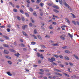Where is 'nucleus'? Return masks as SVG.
Listing matches in <instances>:
<instances>
[{"mask_svg": "<svg viewBox=\"0 0 79 79\" xmlns=\"http://www.w3.org/2000/svg\"><path fill=\"white\" fill-rule=\"evenodd\" d=\"M48 61H50V62H53V61L55 60V59L53 57H52L51 59L50 58H48Z\"/></svg>", "mask_w": 79, "mask_h": 79, "instance_id": "obj_1", "label": "nucleus"}, {"mask_svg": "<svg viewBox=\"0 0 79 79\" xmlns=\"http://www.w3.org/2000/svg\"><path fill=\"white\" fill-rule=\"evenodd\" d=\"M26 28H27V25H25L24 26H23L22 27V28L23 30H24L25 29H26Z\"/></svg>", "mask_w": 79, "mask_h": 79, "instance_id": "obj_2", "label": "nucleus"}, {"mask_svg": "<svg viewBox=\"0 0 79 79\" xmlns=\"http://www.w3.org/2000/svg\"><path fill=\"white\" fill-rule=\"evenodd\" d=\"M68 35H69V37H71V38H73V34H72V35H71L69 33H68Z\"/></svg>", "mask_w": 79, "mask_h": 79, "instance_id": "obj_3", "label": "nucleus"}, {"mask_svg": "<svg viewBox=\"0 0 79 79\" xmlns=\"http://www.w3.org/2000/svg\"><path fill=\"white\" fill-rule=\"evenodd\" d=\"M52 7L54 8H56V9H60V8L57 6H53Z\"/></svg>", "mask_w": 79, "mask_h": 79, "instance_id": "obj_4", "label": "nucleus"}, {"mask_svg": "<svg viewBox=\"0 0 79 79\" xmlns=\"http://www.w3.org/2000/svg\"><path fill=\"white\" fill-rule=\"evenodd\" d=\"M55 74L56 75H57L58 76H62L63 75L61 74H60V73H58L57 72H56L55 73Z\"/></svg>", "mask_w": 79, "mask_h": 79, "instance_id": "obj_5", "label": "nucleus"}, {"mask_svg": "<svg viewBox=\"0 0 79 79\" xmlns=\"http://www.w3.org/2000/svg\"><path fill=\"white\" fill-rule=\"evenodd\" d=\"M7 74L8 75V76H12V74L10 72H6Z\"/></svg>", "mask_w": 79, "mask_h": 79, "instance_id": "obj_6", "label": "nucleus"}, {"mask_svg": "<svg viewBox=\"0 0 79 79\" xmlns=\"http://www.w3.org/2000/svg\"><path fill=\"white\" fill-rule=\"evenodd\" d=\"M22 33H23V35H25L26 37H27V34H26V32H24V31H23Z\"/></svg>", "mask_w": 79, "mask_h": 79, "instance_id": "obj_7", "label": "nucleus"}, {"mask_svg": "<svg viewBox=\"0 0 79 79\" xmlns=\"http://www.w3.org/2000/svg\"><path fill=\"white\" fill-rule=\"evenodd\" d=\"M9 3L13 7H14L15 6V5H14V4L12 3V2H9Z\"/></svg>", "mask_w": 79, "mask_h": 79, "instance_id": "obj_8", "label": "nucleus"}, {"mask_svg": "<svg viewBox=\"0 0 79 79\" xmlns=\"http://www.w3.org/2000/svg\"><path fill=\"white\" fill-rule=\"evenodd\" d=\"M4 52L5 53L7 54V55H8V53H9V52L8 51L6 50H4Z\"/></svg>", "mask_w": 79, "mask_h": 79, "instance_id": "obj_9", "label": "nucleus"}, {"mask_svg": "<svg viewBox=\"0 0 79 79\" xmlns=\"http://www.w3.org/2000/svg\"><path fill=\"white\" fill-rule=\"evenodd\" d=\"M64 5L65 6H66V7H68V6H69V5H68V4H67L66 2H64Z\"/></svg>", "mask_w": 79, "mask_h": 79, "instance_id": "obj_10", "label": "nucleus"}, {"mask_svg": "<svg viewBox=\"0 0 79 79\" xmlns=\"http://www.w3.org/2000/svg\"><path fill=\"white\" fill-rule=\"evenodd\" d=\"M3 45L5 47H7V48H9V47H10L7 44H3Z\"/></svg>", "mask_w": 79, "mask_h": 79, "instance_id": "obj_11", "label": "nucleus"}, {"mask_svg": "<svg viewBox=\"0 0 79 79\" xmlns=\"http://www.w3.org/2000/svg\"><path fill=\"white\" fill-rule=\"evenodd\" d=\"M53 11L55 13H59V11L56 9H54Z\"/></svg>", "mask_w": 79, "mask_h": 79, "instance_id": "obj_12", "label": "nucleus"}, {"mask_svg": "<svg viewBox=\"0 0 79 79\" xmlns=\"http://www.w3.org/2000/svg\"><path fill=\"white\" fill-rule=\"evenodd\" d=\"M6 58H7L8 59H11V57L10 56H5Z\"/></svg>", "mask_w": 79, "mask_h": 79, "instance_id": "obj_13", "label": "nucleus"}, {"mask_svg": "<svg viewBox=\"0 0 79 79\" xmlns=\"http://www.w3.org/2000/svg\"><path fill=\"white\" fill-rule=\"evenodd\" d=\"M19 46H20V47H25V46L23 44H19Z\"/></svg>", "mask_w": 79, "mask_h": 79, "instance_id": "obj_14", "label": "nucleus"}, {"mask_svg": "<svg viewBox=\"0 0 79 79\" xmlns=\"http://www.w3.org/2000/svg\"><path fill=\"white\" fill-rule=\"evenodd\" d=\"M15 56H17V57H18L19 56V53H18L17 54H15Z\"/></svg>", "mask_w": 79, "mask_h": 79, "instance_id": "obj_15", "label": "nucleus"}, {"mask_svg": "<svg viewBox=\"0 0 79 79\" xmlns=\"http://www.w3.org/2000/svg\"><path fill=\"white\" fill-rule=\"evenodd\" d=\"M64 52L67 53H70V52L68 50H65L64 51Z\"/></svg>", "mask_w": 79, "mask_h": 79, "instance_id": "obj_16", "label": "nucleus"}, {"mask_svg": "<svg viewBox=\"0 0 79 79\" xmlns=\"http://www.w3.org/2000/svg\"><path fill=\"white\" fill-rule=\"evenodd\" d=\"M77 59V60H78L79 59V57L77 56L76 55H73Z\"/></svg>", "mask_w": 79, "mask_h": 79, "instance_id": "obj_17", "label": "nucleus"}, {"mask_svg": "<svg viewBox=\"0 0 79 79\" xmlns=\"http://www.w3.org/2000/svg\"><path fill=\"white\" fill-rule=\"evenodd\" d=\"M40 5L41 7H43V6H44V3H43L42 2H41L40 3Z\"/></svg>", "mask_w": 79, "mask_h": 79, "instance_id": "obj_18", "label": "nucleus"}, {"mask_svg": "<svg viewBox=\"0 0 79 79\" xmlns=\"http://www.w3.org/2000/svg\"><path fill=\"white\" fill-rule=\"evenodd\" d=\"M64 58L66 59V60H69V58L67 56H64Z\"/></svg>", "mask_w": 79, "mask_h": 79, "instance_id": "obj_19", "label": "nucleus"}, {"mask_svg": "<svg viewBox=\"0 0 79 79\" xmlns=\"http://www.w3.org/2000/svg\"><path fill=\"white\" fill-rule=\"evenodd\" d=\"M52 45L53 46H58V43L53 44Z\"/></svg>", "mask_w": 79, "mask_h": 79, "instance_id": "obj_20", "label": "nucleus"}, {"mask_svg": "<svg viewBox=\"0 0 79 79\" xmlns=\"http://www.w3.org/2000/svg\"><path fill=\"white\" fill-rule=\"evenodd\" d=\"M13 11L14 12H18V10L16 9H14L13 10Z\"/></svg>", "mask_w": 79, "mask_h": 79, "instance_id": "obj_21", "label": "nucleus"}, {"mask_svg": "<svg viewBox=\"0 0 79 79\" xmlns=\"http://www.w3.org/2000/svg\"><path fill=\"white\" fill-rule=\"evenodd\" d=\"M59 2L60 4L62 5V3H63V1H62V0H59Z\"/></svg>", "mask_w": 79, "mask_h": 79, "instance_id": "obj_22", "label": "nucleus"}, {"mask_svg": "<svg viewBox=\"0 0 79 79\" xmlns=\"http://www.w3.org/2000/svg\"><path fill=\"white\" fill-rule=\"evenodd\" d=\"M20 12L21 13H22V14H24V11L23 10H20Z\"/></svg>", "mask_w": 79, "mask_h": 79, "instance_id": "obj_23", "label": "nucleus"}, {"mask_svg": "<svg viewBox=\"0 0 79 79\" xmlns=\"http://www.w3.org/2000/svg\"><path fill=\"white\" fill-rule=\"evenodd\" d=\"M60 39H61L62 40H65V38L63 36H60Z\"/></svg>", "mask_w": 79, "mask_h": 79, "instance_id": "obj_24", "label": "nucleus"}, {"mask_svg": "<svg viewBox=\"0 0 79 79\" xmlns=\"http://www.w3.org/2000/svg\"><path fill=\"white\" fill-rule=\"evenodd\" d=\"M25 15L26 16H28V17L29 16V14H28L26 12V13H25Z\"/></svg>", "mask_w": 79, "mask_h": 79, "instance_id": "obj_25", "label": "nucleus"}, {"mask_svg": "<svg viewBox=\"0 0 79 79\" xmlns=\"http://www.w3.org/2000/svg\"><path fill=\"white\" fill-rule=\"evenodd\" d=\"M8 63L9 64H12V62L10 61H8Z\"/></svg>", "mask_w": 79, "mask_h": 79, "instance_id": "obj_26", "label": "nucleus"}, {"mask_svg": "<svg viewBox=\"0 0 79 79\" xmlns=\"http://www.w3.org/2000/svg\"><path fill=\"white\" fill-rule=\"evenodd\" d=\"M10 52H15V51L13 49H10Z\"/></svg>", "mask_w": 79, "mask_h": 79, "instance_id": "obj_27", "label": "nucleus"}, {"mask_svg": "<svg viewBox=\"0 0 79 79\" xmlns=\"http://www.w3.org/2000/svg\"><path fill=\"white\" fill-rule=\"evenodd\" d=\"M66 20H67L68 23H70V21H69V19H68V18H66Z\"/></svg>", "mask_w": 79, "mask_h": 79, "instance_id": "obj_28", "label": "nucleus"}, {"mask_svg": "<svg viewBox=\"0 0 79 79\" xmlns=\"http://www.w3.org/2000/svg\"><path fill=\"white\" fill-rule=\"evenodd\" d=\"M55 71H56L57 72H61V71L58 69H55Z\"/></svg>", "mask_w": 79, "mask_h": 79, "instance_id": "obj_29", "label": "nucleus"}, {"mask_svg": "<svg viewBox=\"0 0 79 79\" xmlns=\"http://www.w3.org/2000/svg\"><path fill=\"white\" fill-rule=\"evenodd\" d=\"M38 38L39 39H40V40H42V39L41 37V36H40V35L38 36Z\"/></svg>", "mask_w": 79, "mask_h": 79, "instance_id": "obj_30", "label": "nucleus"}, {"mask_svg": "<svg viewBox=\"0 0 79 79\" xmlns=\"http://www.w3.org/2000/svg\"><path fill=\"white\" fill-rule=\"evenodd\" d=\"M17 19L18 20H19V21H20V20H21V18H20V17H17Z\"/></svg>", "mask_w": 79, "mask_h": 79, "instance_id": "obj_31", "label": "nucleus"}, {"mask_svg": "<svg viewBox=\"0 0 79 79\" xmlns=\"http://www.w3.org/2000/svg\"><path fill=\"white\" fill-rule=\"evenodd\" d=\"M72 23H73L75 25H76V23L74 21H72Z\"/></svg>", "mask_w": 79, "mask_h": 79, "instance_id": "obj_32", "label": "nucleus"}, {"mask_svg": "<svg viewBox=\"0 0 79 79\" xmlns=\"http://www.w3.org/2000/svg\"><path fill=\"white\" fill-rule=\"evenodd\" d=\"M69 64L71 66H73V63L69 62Z\"/></svg>", "mask_w": 79, "mask_h": 79, "instance_id": "obj_33", "label": "nucleus"}, {"mask_svg": "<svg viewBox=\"0 0 79 79\" xmlns=\"http://www.w3.org/2000/svg\"><path fill=\"white\" fill-rule=\"evenodd\" d=\"M52 64H53V65H55V66H57V64L55 62H53L52 63Z\"/></svg>", "mask_w": 79, "mask_h": 79, "instance_id": "obj_34", "label": "nucleus"}, {"mask_svg": "<svg viewBox=\"0 0 79 79\" xmlns=\"http://www.w3.org/2000/svg\"><path fill=\"white\" fill-rule=\"evenodd\" d=\"M53 17H54V18H58V16H55V15H53Z\"/></svg>", "mask_w": 79, "mask_h": 79, "instance_id": "obj_35", "label": "nucleus"}, {"mask_svg": "<svg viewBox=\"0 0 79 79\" xmlns=\"http://www.w3.org/2000/svg\"><path fill=\"white\" fill-rule=\"evenodd\" d=\"M37 55L38 57H40V53H37Z\"/></svg>", "mask_w": 79, "mask_h": 79, "instance_id": "obj_36", "label": "nucleus"}, {"mask_svg": "<svg viewBox=\"0 0 79 79\" xmlns=\"http://www.w3.org/2000/svg\"><path fill=\"white\" fill-rule=\"evenodd\" d=\"M29 10L31 11H33V10L32 9V8H31V7H30Z\"/></svg>", "mask_w": 79, "mask_h": 79, "instance_id": "obj_37", "label": "nucleus"}, {"mask_svg": "<svg viewBox=\"0 0 79 79\" xmlns=\"http://www.w3.org/2000/svg\"><path fill=\"white\" fill-rule=\"evenodd\" d=\"M19 40L20 42H23V41H24V40H23V39H20Z\"/></svg>", "mask_w": 79, "mask_h": 79, "instance_id": "obj_38", "label": "nucleus"}, {"mask_svg": "<svg viewBox=\"0 0 79 79\" xmlns=\"http://www.w3.org/2000/svg\"><path fill=\"white\" fill-rule=\"evenodd\" d=\"M23 51H24V52H26V51H27V49L26 48H23Z\"/></svg>", "mask_w": 79, "mask_h": 79, "instance_id": "obj_39", "label": "nucleus"}, {"mask_svg": "<svg viewBox=\"0 0 79 79\" xmlns=\"http://www.w3.org/2000/svg\"><path fill=\"white\" fill-rule=\"evenodd\" d=\"M54 56L56 58H58L59 57V55H55Z\"/></svg>", "mask_w": 79, "mask_h": 79, "instance_id": "obj_40", "label": "nucleus"}, {"mask_svg": "<svg viewBox=\"0 0 79 79\" xmlns=\"http://www.w3.org/2000/svg\"><path fill=\"white\" fill-rule=\"evenodd\" d=\"M41 48H46V47H45V46L44 45H42L41 46Z\"/></svg>", "mask_w": 79, "mask_h": 79, "instance_id": "obj_41", "label": "nucleus"}, {"mask_svg": "<svg viewBox=\"0 0 79 79\" xmlns=\"http://www.w3.org/2000/svg\"><path fill=\"white\" fill-rule=\"evenodd\" d=\"M31 44L32 45H35V42H32Z\"/></svg>", "mask_w": 79, "mask_h": 79, "instance_id": "obj_42", "label": "nucleus"}, {"mask_svg": "<svg viewBox=\"0 0 79 79\" xmlns=\"http://www.w3.org/2000/svg\"><path fill=\"white\" fill-rule=\"evenodd\" d=\"M40 57L41 58H42V59L44 58V57H43V56H42V54H41L40 55Z\"/></svg>", "mask_w": 79, "mask_h": 79, "instance_id": "obj_43", "label": "nucleus"}, {"mask_svg": "<svg viewBox=\"0 0 79 79\" xmlns=\"http://www.w3.org/2000/svg\"><path fill=\"white\" fill-rule=\"evenodd\" d=\"M32 36H33V37H34V38L35 39H37V37H36V36L35 35H32Z\"/></svg>", "mask_w": 79, "mask_h": 79, "instance_id": "obj_44", "label": "nucleus"}, {"mask_svg": "<svg viewBox=\"0 0 79 79\" xmlns=\"http://www.w3.org/2000/svg\"><path fill=\"white\" fill-rule=\"evenodd\" d=\"M21 19L23 21H24V18L23 17H22Z\"/></svg>", "mask_w": 79, "mask_h": 79, "instance_id": "obj_45", "label": "nucleus"}, {"mask_svg": "<svg viewBox=\"0 0 79 79\" xmlns=\"http://www.w3.org/2000/svg\"><path fill=\"white\" fill-rule=\"evenodd\" d=\"M33 15L34 16H37V14H36V13L35 12H34L33 13Z\"/></svg>", "mask_w": 79, "mask_h": 79, "instance_id": "obj_46", "label": "nucleus"}, {"mask_svg": "<svg viewBox=\"0 0 79 79\" xmlns=\"http://www.w3.org/2000/svg\"><path fill=\"white\" fill-rule=\"evenodd\" d=\"M67 47V46H65V47H62V48H63L64 49H66Z\"/></svg>", "mask_w": 79, "mask_h": 79, "instance_id": "obj_47", "label": "nucleus"}, {"mask_svg": "<svg viewBox=\"0 0 79 79\" xmlns=\"http://www.w3.org/2000/svg\"><path fill=\"white\" fill-rule=\"evenodd\" d=\"M49 27L50 29H53V27Z\"/></svg>", "mask_w": 79, "mask_h": 79, "instance_id": "obj_48", "label": "nucleus"}, {"mask_svg": "<svg viewBox=\"0 0 79 79\" xmlns=\"http://www.w3.org/2000/svg\"><path fill=\"white\" fill-rule=\"evenodd\" d=\"M4 37H5V38L7 39H9V38L6 36H5Z\"/></svg>", "mask_w": 79, "mask_h": 79, "instance_id": "obj_49", "label": "nucleus"}, {"mask_svg": "<svg viewBox=\"0 0 79 79\" xmlns=\"http://www.w3.org/2000/svg\"><path fill=\"white\" fill-rule=\"evenodd\" d=\"M59 57H60V58H63V56H62L61 55H59Z\"/></svg>", "mask_w": 79, "mask_h": 79, "instance_id": "obj_50", "label": "nucleus"}, {"mask_svg": "<svg viewBox=\"0 0 79 79\" xmlns=\"http://www.w3.org/2000/svg\"><path fill=\"white\" fill-rule=\"evenodd\" d=\"M29 26H30V27H32V23H30L29 24Z\"/></svg>", "mask_w": 79, "mask_h": 79, "instance_id": "obj_51", "label": "nucleus"}, {"mask_svg": "<svg viewBox=\"0 0 79 79\" xmlns=\"http://www.w3.org/2000/svg\"><path fill=\"white\" fill-rule=\"evenodd\" d=\"M7 31L8 32H10V29L7 28Z\"/></svg>", "mask_w": 79, "mask_h": 79, "instance_id": "obj_52", "label": "nucleus"}, {"mask_svg": "<svg viewBox=\"0 0 79 79\" xmlns=\"http://www.w3.org/2000/svg\"><path fill=\"white\" fill-rule=\"evenodd\" d=\"M48 5H49V6H52V4L51 3H48Z\"/></svg>", "mask_w": 79, "mask_h": 79, "instance_id": "obj_53", "label": "nucleus"}, {"mask_svg": "<svg viewBox=\"0 0 79 79\" xmlns=\"http://www.w3.org/2000/svg\"><path fill=\"white\" fill-rule=\"evenodd\" d=\"M40 71L41 72H44V70L43 69H40Z\"/></svg>", "mask_w": 79, "mask_h": 79, "instance_id": "obj_54", "label": "nucleus"}, {"mask_svg": "<svg viewBox=\"0 0 79 79\" xmlns=\"http://www.w3.org/2000/svg\"><path fill=\"white\" fill-rule=\"evenodd\" d=\"M16 7L17 8H19L20 7L18 5H16Z\"/></svg>", "mask_w": 79, "mask_h": 79, "instance_id": "obj_55", "label": "nucleus"}, {"mask_svg": "<svg viewBox=\"0 0 79 79\" xmlns=\"http://www.w3.org/2000/svg\"><path fill=\"white\" fill-rule=\"evenodd\" d=\"M62 27H67L68 26L65 25H63L62 26Z\"/></svg>", "mask_w": 79, "mask_h": 79, "instance_id": "obj_56", "label": "nucleus"}, {"mask_svg": "<svg viewBox=\"0 0 79 79\" xmlns=\"http://www.w3.org/2000/svg\"><path fill=\"white\" fill-rule=\"evenodd\" d=\"M71 14L72 15L73 18H75V15L74 14H73L71 13Z\"/></svg>", "mask_w": 79, "mask_h": 79, "instance_id": "obj_57", "label": "nucleus"}, {"mask_svg": "<svg viewBox=\"0 0 79 79\" xmlns=\"http://www.w3.org/2000/svg\"><path fill=\"white\" fill-rule=\"evenodd\" d=\"M25 70H26V71H27V72H29V69H26Z\"/></svg>", "mask_w": 79, "mask_h": 79, "instance_id": "obj_58", "label": "nucleus"}, {"mask_svg": "<svg viewBox=\"0 0 79 79\" xmlns=\"http://www.w3.org/2000/svg\"><path fill=\"white\" fill-rule=\"evenodd\" d=\"M34 33L35 34H36L37 33V30H34Z\"/></svg>", "mask_w": 79, "mask_h": 79, "instance_id": "obj_59", "label": "nucleus"}, {"mask_svg": "<svg viewBox=\"0 0 79 79\" xmlns=\"http://www.w3.org/2000/svg\"><path fill=\"white\" fill-rule=\"evenodd\" d=\"M53 24H54V25H56V22H53Z\"/></svg>", "mask_w": 79, "mask_h": 79, "instance_id": "obj_60", "label": "nucleus"}, {"mask_svg": "<svg viewBox=\"0 0 79 79\" xmlns=\"http://www.w3.org/2000/svg\"><path fill=\"white\" fill-rule=\"evenodd\" d=\"M7 27H11V25L10 24L8 25Z\"/></svg>", "mask_w": 79, "mask_h": 79, "instance_id": "obj_61", "label": "nucleus"}, {"mask_svg": "<svg viewBox=\"0 0 79 79\" xmlns=\"http://www.w3.org/2000/svg\"><path fill=\"white\" fill-rule=\"evenodd\" d=\"M40 1H39L38 0H37V3H39V2H40Z\"/></svg>", "mask_w": 79, "mask_h": 79, "instance_id": "obj_62", "label": "nucleus"}, {"mask_svg": "<svg viewBox=\"0 0 79 79\" xmlns=\"http://www.w3.org/2000/svg\"><path fill=\"white\" fill-rule=\"evenodd\" d=\"M40 51L41 52H44V50H40Z\"/></svg>", "mask_w": 79, "mask_h": 79, "instance_id": "obj_63", "label": "nucleus"}, {"mask_svg": "<svg viewBox=\"0 0 79 79\" xmlns=\"http://www.w3.org/2000/svg\"><path fill=\"white\" fill-rule=\"evenodd\" d=\"M77 24L79 26V22L78 21H77Z\"/></svg>", "mask_w": 79, "mask_h": 79, "instance_id": "obj_64", "label": "nucleus"}]
</instances>
